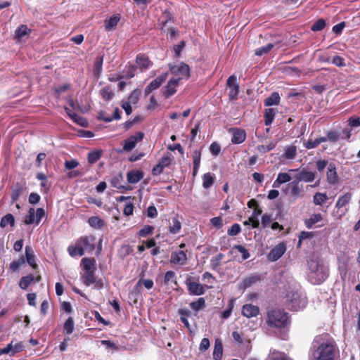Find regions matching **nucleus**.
<instances>
[{
    "label": "nucleus",
    "instance_id": "09e8293b",
    "mask_svg": "<svg viewBox=\"0 0 360 360\" xmlns=\"http://www.w3.org/2000/svg\"><path fill=\"white\" fill-rule=\"evenodd\" d=\"M141 94V91L140 89H134L129 96L127 102H129L131 104H136L139 101Z\"/></svg>",
    "mask_w": 360,
    "mask_h": 360
},
{
    "label": "nucleus",
    "instance_id": "e433bc0d",
    "mask_svg": "<svg viewBox=\"0 0 360 360\" xmlns=\"http://www.w3.org/2000/svg\"><path fill=\"white\" fill-rule=\"evenodd\" d=\"M352 199V193H347L340 197L336 202L335 207L340 209L347 205Z\"/></svg>",
    "mask_w": 360,
    "mask_h": 360
},
{
    "label": "nucleus",
    "instance_id": "79ce46f5",
    "mask_svg": "<svg viewBox=\"0 0 360 360\" xmlns=\"http://www.w3.org/2000/svg\"><path fill=\"white\" fill-rule=\"evenodd\" d=\"M328 200V198L326 193H316L313 198V202L316 205H322Z\"/></svg>",
    "mask_w": 360,
    "mask_h": 360
},
{
    "label": "nucleus",
    "instance_id": "8fccbe9b",
    "mask_svg": "<svg viewBox=\"0 0 360 360\" xmlns=\"http://www.w3.org/2000/svg\"><path fill=\"white\" fill-rule=\"evenodd\" d=\"M349 259L346 257H338V269L342 273H344L346 274L347 271V264H348Z\"/></svg>",
    "mask_w": 360,
    "mask_h": 360
},
{
    "label": "nucleus",
    "instance_id": "69168bd1",
    "mask_svg": "<svg viewBox=\"0 0 360 360\" xmlns=\"http://www.w3.org/2000/svg\"><path fill=\"white\" fill-rule=\"evenodd\" d=\"M136 70V66L134 65H129L127 67L126 74L124 76V78L131 79L134 77L135 72Z\"/></svg>",
    "mask_w": 360,
    "mask_h": 360
},
{
    "label": "nucleus",
    "instance_id": "0eeeda50",
    "mask_svg": "<svg viewBox=\"0 0 360 360\" xmlns=\"http://www.w3.org/2000/svg\"><path fill=\"white\" fill-rule=\"evenodd\" d=\"M290 195L294 199L302 198L304 195V185L295 179L294 181L288 184Z\"/></svg>",
    "mask_w": 360,
    "mask_h": 360
},
{
    "label": "nucleus",
    "instance_id": "0e129e2a",
    "mask_svg": "<svg viewBox=\"0 0 360 360\" xmlns=\"http://www.w3.org/2000/svg\"><path fill=\"white\" fill-rule=\"evenodd\" d=\"M233 249L237 250L242 254L243 260H245L250 257V253L244 246L241 245H236L233 247Z\"/></svg>",
    "mask_w": 360,
    "mask_h": 360
},
{
    "label": "nucleus",
    "instance_id": "9d476101",
    "mask_svg": "<svg viewBox=\"0 0 360 360\" xmlns=\"http://www.w3.org/2000/svg\"><path fill=\"white\" fill-rule=\"evenodd\" d=\"M168 76L167 72L158 76L155 79L151 81L145 89V95H149L153 91L158 89L163 82H165Z\"/></svg>",
    "mask_w": 360,
    "mask_h": 360
},
{
    "label": "nucleus",
    "instance_id": "f8f14e48",
    "mask_svg": "<svg viewBox=\"0 0 360 360\" xmlns=\"http://www.w3.org/2000/svg\"><path fill=\"white\" fill-rule=\"evenodd\" d=\"M326 180L330 185H336L338 181V175L337 173V167L335 163L330 162L327 167Z\"/></svg>",
    "mask_w": 360,
    "mask_h": 360
},
{
    "label": "nucleus",
    "instance_id": "c03bdc74",
    "mask_svg": "<svg viewBox=\"0 0 360 360\" xmlns=\"http://www.w3.org/2000/svg\"><path fill=\"white\" fill-rule=\"evenodd\" d=\"M275 117V110L273 108H267L264 111V124L266 126L271 125Z\"/></svg>",
    "mask_w": 360,
    "mask_h": 360
},
{
    "label": "nucleus",
    "instance_id": "1a4fd4ad",
    "mask_svg": "<svg viewBox=\"0 0 360 360\" xmlns=\"http://www.w3.org/2000/svg\"><path fill=\"white\" fill-rule=\"evenodd\" d=\"M144 138V134L141 131H137L135 135L129 136L124 141L123 149L125 151H131L134 149L139 141H141Z\"/></svg>",
    "mask_w": 360,
    "mask_h": 360
},
{
    "label": "nucleus",
    "instance_id": "37998d69",
    "mask_svg": "<svg viewBox=\"0 0 360 360\" xmlns=\"http://www.w3.org/2000/svg\"><path fill=\"white\" fill-rule=\"evenodd\" d=\"M31 30L25 25H20L15 32V36L17 39H22L25 35H27Z\"/></svg>",
    "mask_w": 360,
    "mask_h": 360
},
{
    "label": "nucleus",
    "instance_id": "f704fd0d",
    "mask_svg": "<svg viewBox=\"0 0 360 360\" xmlns=\"http://www.w3.org/2000/svg\"><path fill=\"white\" fill-rule=\"evenodd\" d=\"M100 95L105 101H109L114 96V93L110 86L103 87L100 91Z\"/></svg>",
    "mask_w": 360,
    "mask_h": 360
},
{
    "label": "nucleus",
    "instance_id": "052dcab7",
    "mask_svg": "<svg viewBox=\"0 0 360 360\" xmlns=\"http://www.w3.org/2000/svg\"><path fill=\"white\" fill-rule=\"evenodd\" d=\"M276 147V143L274 142H270L268 145H259L257 147V150L262 153H265L267 152L271 151Z\"/></svg>",
    "mask_w": 360,
    "mask_h": 360
},
{
    "label": "nucleus",
    "instance_id": "7ed1b4c3",
    "mask_svg": "<svg viewBox=\"0 0 360 360\" xmlns=\"http://www.w3.org/2000/svg\"><path fill=\"white\" fill-rule=\"evenodd\" d=\"M309 279L314 285L323 283L328 275V269L319 262L311 261L309 264Z\"/></svg>",
    "mask_w": 360,
    "mask_h": 360
},
{
    "label": "nucleus",
    "instance_id": "423d86ee",
    "mask_svg": "<svg viewBox=\"0 0 360 360\" xmlns=\"http://www.w3.org/2000/svg\"><path fill=\"white\" fill-rule=\"evenodd\" d=\"M226 86L229 88V98L230 100L238 99V95L239 94V84L237 83V77L236 75H231L227 81Z\"/></svg>",
    "mask_w": 360,
    "mask_h": 360
},
{
    "label": "nucleus",
    "instance_id": "ea45409f",
    "mask_svg": "<svg viewBox=\"0 0 360 360\" xmlns=\"http://www.w3.org/2000/svg\"><path fill=\"white\" fill-rule=\"evenodd\" d=\"M214 181V174L210 172H207L203 174L202 176V186L204 188H210Z\"/></svg>",
    "mask_w": 360,
    "mask_h": 360
},
{
    "label": "nucleus",
    "instance_id": "bf43d9fd",
    "mask_svg": "<svg viewBox=\"0 0 360 360\" xmlns=\"http://www.w3.org/2000/svg\"><path fill=\"white\" fill-rule=\"evenodd\" d=\"M233 308V300H230L229 302V304H228L227 309L221 312V318L222 319H227L228 318H229V316L231 314Z\"/></svg>",
    "mask_w": 360,
    "mask_h": 360
},
{
    "label": "nucleus",
    "instance_id": "4c0bfd02",
    "mask_svg": "<svg viewBox=\"0 0 360 360\" xmlns=\"http://www.w3.org/2000/svg\"><path fill=\"white\" fill-rule=\"evenodd\" d=\"M88 223L91 227L97 229H101L105 225L104 221L96 216L89 217Z\"/></svg>",
    "mask_w": 360,
    "mask_h": 360
},
{
    "label": "nucleus",
    "instance_id": "58836bf2",
    "mask_svg": "<svg viewBox=\"0 0 360 360\" xmlns=\"http://www.w3.org/2000/svg\"><path fill=\"white\" fill-rule=\"evenodd\" d=\"M205 300L204 297H199L196 301L191 302L189 304L191 309L198 311L205 307Z\"/></svg>",
    "mask_w": 360,
    "mask_h": 360
},
{
    "label": "nucleus",
    "instance_id": "49530a36",
    "mask_svg": "<svg viewBox=\"0 0 360 360\" xmlns=\"http://www.w3.org/2000/svg\"><path fill=\"white\" fill-rule=\"evenodd\" d=\"M181 228V224L179 219L176 217H173L172 220V223L169 226V232L175 234L179 232Z\"/></svg>",
    "mask_w": 360,
    "mask_h": 360
},
{
    "label": "nucleus",
    "instance_id": "bb28decb",
    "mask_svg": "<svg viewBox=\"0 0 360 360\" xmlns=\"http://www.w3.org/2000/svg\"><path fill=\"white\" fill-rule=\"evenodd\" d=\"M103 56H98L94 63L93 74L95 78L98 79L103 70Z\"/></svg>",
    "mask_w": 360,
    "mask_h": 360
},
{
    "label": "nucleus",
    "instance_id": "b1692460",
    "mask_svg": "<svg viewBox=\"0 0 360 360\" xmlns=\"http://www.w3.org/2000/svg\"><path fill=\"white\" fill-rule=\"evenodd\" d=\"M25 257L29 265L34 269H36L37 268V264L35 260V255L34 254L33 249L29 245L25 247Z\"/></svg>",
    "mask_w": 360,
    "mask_h": 360
},
{
    "label": "nucleus",
    "instance_id": "a19ab883",
    "mask_svg": "<svg viewBox=\"0 0 360 360\" xmlns=\"http://www.w3.org/2000/svg\"><path fill=\"white\" fill-rule=\"evenodd\" d=\"M322 219V215L320 213L314 214L309 219H306L304 223L308 229H311L316 223L321 221Z\"/></svg>",
    "mask_w": 360,
    "mask_h": 360
},
{
    "label": "nucleus",
    "instance_id": "393cba45",
    "mask_svg": "<svg viewBox=\"0 0 360 360\" xmlns=\"http://www.w3.org/2000/svg\"><path fill=\"white\" fill-rule=\"evenodd\" d=\"M69 255L75 257L76 256H83L84 255V248L81 247L80 243L76 240L75 245H70L68 248Z\"/></svg>",
    "mask_w": 360,
    "mask_h": 360
},
{
    "label": "nucleus",
    "instance_id": "ddd939ff",
    "mask_svg": "<svg viewBox=\"0 0 360 360\" xmlns=\"http://www.w3.org/2000/svg\"><path fill=\"white\" fill-rule=\"evenodd\" d=\"M261 281H262V276L259 274H258V273L252 274L250 276H248L243 280V281L239 284V289L245 290V289L260 282Z\"/></svg>",
    "mask_w": 360,
    "mask_h": 360
},
{
    "label": "nucleus",
    "instance_id": "f3484780",
    "mask_svg": "<svg viewBox=\"0 0 360 360\" xmlns=\"http://www.w3.org/2000/svg\"><path fill=\"white\" fill-rule=\"evenodd\" d=\"M187 255L184 250L173 252L171 254L170 262L174 264L184 265L187 262Z\"/></svg>",
    "mask_w": 360,
    "mask_h": 360
},
{
    "label": "nucleus",
    "instance_id": "2f4dec72",
    "mask_svg": "<svg viewBox=\"0 0 360 360\" xmlns=\"http://www.w3.org/2000/svg\"><path fill=\"white\" fill-rule=\"evenodd\" d=\"M65 110L67 113V115L77 124H79L81 126H84L85 120L84 119L77 114L76 112H73L72 110H70L68 107H65Z\"/></svg>",
    "mask_w": 360,
    "mask_h": 360
},
{
    "label": "nucleus",
    "instance_id": "a878e982",
    "mask_svg": "<svg viewBox=\"0 0 360 360\" xmlns=\"http://www.w3.org/2000/svg\"><path fill=\"white\" fill-rule=\"evenodd\" d=\"M122 180V176L121 174H119L116 176H114L110 179V185L116 188L117 189H124V190H131V187L130 186H122L121 185V181Z\"/></svg>",
    "mask_w": 360,
    "mask_h": 360
},
{
    "label": "nucleus",
    "instance_id": "c756f323",
    "mask_svg": "<svg viewBox=\"0 0 360 360\" xmlns=\"http://www.w3.org/2000/svg\"><path fill=\"white\" fill-rule=\"evenodd\" d=\"M81 263L85 271L96 270V260L94 258L84 257Z\"/></svg>",
    "mask_w": 360,
    "mask_h": 360
},
{
    "label": "nucleus",
    "instance_id": "dca6fc26",
    "mask_svg": "<svg viewBox=\"0 0 360 360\" xmlns=\"http://www.w3.org/2000/svg\"><path fill=\"white\" fill-rule=\"evenodd\" d=\"M260 311L259 307L252 304H245L242 307L241 314L243 316L250 319L256 317Z\"/></svg>",
    "mask_w": 360,
    "mask_h": 360
},
{
    "label": "nucleus",
    "instance_id": "72a5a7b5",
    "mask_svg": "<svg viewBox=\"0 0 360 360\" xmlns=\"http://www.w3.org/2000/svg\"><path fill=\"white\" fill-rule=\"evenodd\" d=\"M34 281V276L32 274L22 276L20 280L19 286L20 288L26 290Z\"/></svg>",
    "mask_w": 360,
    "mask_h": 360
},
{
    "label": "nucleus",
    "instance_id": "f03ea898",
    "mask_svg": "<svg viewBox=\"0 0 360 360\" xmlns=\"http://www.w3.org/2000/svg\"><path fill=\"white\" fill-rule=\"evenodd\" d=\"M265 322L270 328H283L290 323L288 314L284 310L278 308H271L267 310Z\"/></svg>",
    "mask_w": 360,
    "mask_h": 360
},
{
    "label": "nucleus",
    "instance_id": "f257e3e1",
    "mask_svg": "<svg viewBox=\"0 0 360 360\" xmlns=\"http://www.w3.org/2000/svg\"><path fill=\"white\" fill-rule=\"evenodd\" d=\"M337 345L329 333H323L316 335L311 347L314 360H335Z\"/></svg>",
    "mask_w": 360,
    "mask_h": 360
},
{
    "label": "nucleus",
    "instance_id": "7c9ffc66",
    "mask_svg": "<svg viewBox=\"0 0 360 360\" xmlns=\"http://www.w3.org/2000/svg\"><path fill=\"white\" fill-rule=\"evenodd\" d=\"M291 180L290 174L285 172H281L278 174L276 181L273 184V187L277 188L281 184L289 182Z\"/></svg>",
    "mask_w": 360,
    "mask_h": 360
},
{
    "label": "nucleus",
    "instance_id": "a211bd4d",
    "mask_svg": "<svg viewBox=\"0 0 360 360\" xmlns=\"http://www.w3.org/2000/svg\"><path fill=\"white\" fill-rule=\"evenodd\" d=\"M316 177V174L314 172L308 171L305 169H302L298 174L295 176V179L300 181H304L307 183L312 182Z\"/></svg>",
    "mask_w": 360,
    "mask_h": 360
},
{
    "label": "nucleus",
    "instance_id": "13d9d810",
    "mask_svg": "<svg viewBox=\"0 0 360 360\" xmlns=\"http://www.w3.org/2000/svg\"><path fill=\"white\" fill-rule=\"evenodd\" d=\"M326 27V22L321 18L317 20L311 27V30L314 32L321 31Z\"/></svg>",
    "mask_w": 360,
    "mask_h": 360
},
{
    "label": "nucleus",
    "instance_id": "6e6d98bb",
    "mask_svg": "<svg viewBox=\"0 0 360 360\" xmlns=\"http://www.w3.org/2000/svg\"><path fill=\"white\" fill-rule=\"evenodd\" d=\"M274 47V44L270 43L267 45L259 47L255 50V55L258 56H261L264 54L268 53Z\"/></svg>",
    "mask_w": 360,
    "mask_h": 360
},
{
    "label": "nucleus",
    "instance_id": "c85d7f7f",
    "mask_svg": "<svg viewBox=\"0 0 360 360\" xmlns=\"http://www.w3.org/2000/svg\"><path fill=\"white\" fill-rule=\"evenodd\" d=\"M95 271L96 270L85 271L82 275L83 283L85 285L89 286L96 282V276Z\"/></svg>",
    "mask_w": 360,
    "mask_h": 360
},
{
    "label": "nucleus",
    "instance_id": "6e6552de",
    "mask_svg": "<svg viewBox=\"0 0 360 360\" xmlns=\"http://www.w3.org/2000/svg\"><path fill=\"white\" fill-rule=\"evenodd\" d=\"M77 242L80 243L81 247L84 248V251L91 252L95 249L96 237L93 235L84 236L78 238Z\"/></svg>",
    "mask_w": 360,
    "mask_h": 360
},
{
    "label": "nucleus",
    "instance_id": "4468645a",
    "mask_svg": "<svg viewBox=\"0 0 360 360\" xmlns=\"http://www.w3.org/2000/svg\"><path fill=\"white\" fill-rule=\"evenodd\" d=\"M181 78L171 79L168 81L162 91V94L165 98H169L176 92V87L179 86Z\"/></svg>",
    "mask_w": 360,
    "mask_h": 360
},
{
    "label": "nucleus",
    "instance_id": "20e7f679",
    "mask_svg": "<svg viewBox=\"0 0 360 360\" xmlns=\"http://www.w3.org/2000/svg\"><path fill=\"white\" fill-rule=\"evenodd\" d=\"M169 71L172 75H181V79H188L191 77V69L188 65L181 62L179 65H169Z\"/></svg>",
    "mask_w": 360,
    "mask_h": 360
},
{
    "label": "nucleus",
    "instance_id": "5701e85b",
    "mask_svg": "<svg viewBox=\"0 0 360 360\" xmlns=\"http://www.w3.org/2000/svg\"><path fill=\"white\" fill-rule=\"evenodd\" d=\"M173 19L174 18L172 14L167 9H165L158 20L160 30H165V28L167 27L169 22H174Z\"/></svg>",
    "mask_w": 360,
    "mask_h": 360
},
{
    "label": "nucleus",
    "instance_id": "39448f33",
    "mask_svg": "<svg viewBox=\"0 0 360 360\" xmlns=\"http://www.w3.org/2000/svg\"><path fill=\"white\" fill-rule=\"evenodd\" d=\"M188 292L191 295H202L205 292L204 285L192 281L191 278H188L185 282Z\"/></svg>",
    "mask_w": 360,
    "mask_h": 360
},
{
    "label": "nucleus",
    "instance_id": "3c124183",
    "mask_svg": "<svg viewBox=\"0 0 360 360\" xmlns=\"http://www.w3.org/2000/svg\"><path fill=\"white\" fill-rule=\"evenodd\" d=\"M154 227L150 225H145L139 232L138 236L141 238L147 237L148 235L153 233Z\"/></svg>",
    "mask_w": 360,
    "mask_h": 360
},
{
    "label": "nucleus",
    "instance_id": "338daca9",
    "mask_svg": "<svg viewBox=\"0 0 360 360\" xmlns=\"http://www.w3.org/2000/svg\"><path fill=\"white\" fill-rule=\"evenodd\" d=\"M186 44L184 41H181L178 44L174 46V51L175 53V58H179L183 49L185 47Z\"/></svg>",
    "mask_w": 360,
    "mask_h": 360
},
{
    "label": "nucleus",
    "instance_id": "4be33fe9",
    "mask_svg": "<svg viewBox=\"0 0 360 360\" xmlns=\"http://www.w3.org/2000/svg\"><path fill=\"white\" fill-rule=\"evenodd\" d=\"M136 63L141 70L148 69L152 65V62L149 59V57L144 53L137 54L136 57Z\"/></svg>",
    "mask_w": 360,
    "mask_h": 360
},
{
    "label": "nucleus",
    "instance_id": "864d4df0",
    "mask_svg": "<svg viewBox=\"0 0 360 360\" xmlns=\"http://www.w3.org/2000/svg\"><path fill=\"white\" fill-rule=\"evenodd\" d=\"M328 140L333 143H336L340 138V134L335 130L328 131L326 133Z\"/></svg>",
    "mask_w": 360,
    "mask_h": 360
},
{
    "label": "nucleus",
    "instance_id": "774afa93",
    "mask_svg": "<svg viewBox=\"0 0 360 360\" xmlns=\"http://www.w3.org/2000/svg\"><path fill=\"white\" fill-rule=\"evenodd\" d=\"M210 153L214 155H218L221 152V146L217 142H213L210 146Z\"/></svg>",
    "mask_w": 360,
    "mask_h": 360
},
{
    "label": "nucleus",
    "instance_id": "c9c22d12",
    "mask_svg": "<svg viewBox=\"0 0 360 360\" xmlns=\"http://www.w3.org/2000/svg\"><path fill=\"white\" fill-rule=\"evenodd\" d=\"M8 224H9L11 227H13L15 225V218L11 213H8L4 216L0 221V226L1 228H5Z\"/></svg>",
    "mask_w": 360,
    "mask_h": 360
},
{
    "label": "nucleus",
    "instance_id": "cd10ccee",
    "mask_svg": "<svg viewBox=\"0 0 360 360\" xmlns=\"http://www.w3.org/2000/svg\"><path fill=\"white\" fill-rule=\"evenodd\" d=\"M223 355V344L221 340L217 339L214 343L213 351V359L214 360H221Z\"/></svg>",
    "mask_w": 360,
    "mask_h": 360
},
{
    "label": "nucleus",
    "instance_id": "5fc2aeb1",
    "mask_svg": "<svg viewBox=\"0 0 360 360\" xmlns=\"http://www.w3.org/2000/svg\"><path fill=\"white\" fill-rule=\"evenodd\" d=\"M25 257L21 256L17 260H14L10 264V269L13 271H15L25 263Z\"/></svg>",
    "mask_w": 360,
    "mask_h": 360
},
{
    "label": "nucleus",
    "instance_id": "603ef678",
    "mask_svg": "<svg viewBox=\"0 0 360 360\" xmlns=\"http://www.w3.org/2000/svg\"><path fill=\"white\" fill-rule=\"evenodd\" d=\"M297 154V149L295 146H291L285 149L284 158L286 159H293Z\"/></svg>",
    "mask_w": 360,
    "mask_h": 360
},
{
    "label": "nucleus",
    "instance_id": "6ab92c4d",
    "mask_svg": "<svg viewBox=\"0 0 360 360\" xmlns=\"http://www.w3.org/2000/svg\"><path fill=\"white\" fill-rule=\"evenodd\" d=\"M120 19L121 15L119 13L114 14L108 19H105L104 20V27L105 31L109 32L115 30Z\"/></svg>",
    "mask_w": 360,
    "mask_h": 360
},
{
    "label": "nucleus",
    "instance_id": "412c9836",
    "mask_svg": "<svg viewBox=\"0 0 360 360\" xmlns=\"http://www.w3.org/2000/svg\"><path fill=\"white\" fill-rule=\"evenodd\" d=\"M25 190V182L23 184L17 183L13 188L12 192L11 193V198L12 202H16Z\"/></svg>",
    "mask_w": 360,
    "mask_h": 360
},
{
    "label": "nucleus",
    "instance_id": "a18cd8bd",
    "mask_svg": "<svg viewBox=\"0 0 360 360\" xmlns=\"http://www.w3.org/2000/svg\"><path fill=\"white\" fill-rule=\"evenodd\" d=\"M103 151L101 150L91 151L88 153L87 160L89 164L96 163L101 157Z\"/></svg>",
    "mask_w": 360,
    "mask_h": 360
},
{
    "label": "nucleus",
    "instance_id": "473e14b6",
    "mask_svg": "<svg viewBox=\"0 0 360 360\" xmlns=\"http://www.w3.org/2000/svg\"><path fill=\"white\" fill-rule=\"evenodd\" d=\"M280 102V96L278 92H273L269 97L264 100L265 106H271L278 105Z\"/></svg>",
    "mask_w": 360,
    "mask_h": 360
},
{
    "label": "nucleus",
    "instance_id": "4d7b16f0",
    "mask_svg": "<svg viewBox=\"0 0 360 360\" xmlns=\"http://www.w3.org/2000/svg\"><path fill=\"white\" fill-rule=\"evenodd\" d=\"M64 330L67 334H71L74 330V321L72 317H69L65 322Z\"/></svg>",
    "mask_w": 360,
    "mask_h": 360
},
{
    "label": "nucleus",
    "instance_id": "aec40b11",
    "mask_svg": "<svg viewBox=\"0 0 360 360\" xmlns=\"http://www.w3.org/2000/svg\"><path fill=\"white\" fill-rule=\"evenodd\" d=\"M144 176V173L141 170H130L127 174V179L129 184H136L140 181Z\"/></svg>",
    "mask_w": 360,
    "mask_h": 360
},
{
    "label": "nucleus",
    "instance_id": "9b49d317",
    "mask_svg": "<svg viewBox=\"0 0 360 360\" xmlns=\"http://www.w3.org/2000/svg\"><path fill=\"white\" fill-rule=\"evenodd\" d=\"M286 251V245L284 243H280L276 245L268 254V259L271 262H275L280 259Z\"/></svg>",
    "mask_w": 360,
    "mask_h": 360
},
{
    "label": "nucleus",
    "instance_id": "680f3d73",
    "mask_svg": "<svg viewBox=\"0 0 360 360\" xmlns=\"http://www.w3.org/2000/svg\"><path fill=\"white\" fill-rule=\"evenodd\" d=\"M154 283L151 279H143L141 278L136 283V287L143 285L147 290L153 288Z\"/></svg>",
    "mask_w": 360,
    "mask_h": 360
},
{
    "label": "nucleus",
    "instance_id": "de8ad7c7",
    "mask_svg": "<svg viewBox=\"0 0 360 360\" xmlns=\"http://www.w3.org/2000/svg\"><path fill=\"white\" fill-rule=\"evenodd\" d=\"M24 223L27 225H30V224H36L34 208L30 207L29 209L28 214L25 217Z\"/></svg>",
    "mask_w": 360,
    "mask_h": 360
},
{
    "label": "nucleus",
    "instance_id": "e2e57ef3",
    "mask_svg": "<svg viewBox=\"0 0 360 360\" xmlns=\"http://www.w3.org/2000/svg\"><path fill=\"white\" fill-rule=\"evenodd\" d=\"M241 231L240 226L238 224H233L227 231V233L231 236H237Z\"/></svg>",
    "mask_w": 360,
    "mask_h": 360
},
{
    "label": "nucleus",
    "instance_id": "2eb2a0df",
    "mask_svg": "<svg viewBox=\"0 0 360 360\" xmlns=\"http://www.w3.org/2000/svg\"><path fill=\"white\" fill-rule=\"evenodd\" d=\"M229 131L232 133V143L240 144L245 141L246 139V132L244 129L239 128H231Z\"/></svg>",
    "mask_w": 360,
    "mask_h": 360
}]
</instances>
